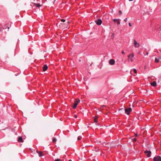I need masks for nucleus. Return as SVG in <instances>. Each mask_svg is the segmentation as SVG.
Masks as SVG:
<instances>
[{
  "instance_id": "5",
  "label": "nucleus",
  "mask_w": 161,
  "mask_h": 161,
  "mask_svg": "<svg viewBox=\"0 0 161 161\" xmlns=\"http://www.w3.org/2000/svg\"><path fill=\"white\" fill-rule=\"evenodd\" d=\"M144 153L147 154V157H149L151 156L150 154L151 153V152L150 151H147L146 150L145 151Z\"/></svg>"
},
{
  "instance_id": "4",
  "label": "nucleus",
  "mask_w": 161,
  "mask_h": 161,
  "mask_svg": "<svg viewBox=\"0 0 161 161\" xmlns=\"http://www.w3.org/2000/svg\"><path fill=\"white\" fill-rule=\"evenodd\" d=\"M153 160L154 161H161V157L160 156H156L153 158Z\"/></svg>"
},
{
  "instance_id": "10",
  "label": "nucleus",
  "mask_w": 161,
  "mask_h": 161,
  "mask_svg": "<svg viewBox=\"0 0 161 161\" xmlns=\"http://www.w3.org/2000/svg\"><path fill=\"white\" fill-rule=\"evenodd\" d=\"M96 23L97 25H100L102 23V21L100 19H99L96 21Z\"/></svg>"
},
{
  "instance_id": "20",
  "label": "nucleus",
  "mask_w": 161,
  "mask_h": 161,
  "mask_svg": "<svg viewBox=\"0 0 161 161\" xmlns=\"http://www.w3.org/2000/svg\"><path fill=\"white\" fill-rule=\"evenodd\" d=\"M133 71H134V72L135 73H136V74L137 73V71H136V69H133Z\"/></svg>"
},
{
  "instance_id": "23",
  "label": "nucleus",
  "mask_w": 161,
  "mask_h": 161,
  "mask_svg": "<svg viewBox=\"0 0 161 161\" xmlns=\"http://www.w3.org/2000/svg\"><path fill=\"white\" fill-rule=\"evenodd\" d=\"M118 20V19H114L113 20V21L114 22H116V21H117V20Z\"/></svg>"
},
{
  "instance_id": "35",
  "label": "nucleus",
  "mask_w": 161,
  "mask_h": 161,
  "mask_svg": "<svg viewBox=\"0 0 161 161\" xmlns=\"http://www.w3.org/2000/svg\"><path fill=\"white\" fill-rule=\"evenodd\" d=\"M129 0V1H133V0Z\"/></svg>"
},
{
  "instance_id": "16",
  "label": "nucleus",
  "mask_w": 161,
  "mask_h": 161,
  "mask_svg": "<svg viewBox=\"0 0 161 161\" xmlns=\"http://www.w3.org/2000/svg\"><path fill=\"white\" fill-rule=\"evenodd\" d=\"M159 60L158 58H156L155 59V62L156 63H158L159 62Z\"/></svg>"
},
{
  "instance_id": "26",
  "label": "nucleus",
  "mask_w": 161,
  "mask_h": 161,
  "mask_svg": "<svg viewBox=\"0 0 161 161\" xmlns=\"http://www.w3.org/2000/svg\"><path fill=\"white\" fill-rule=\"evenodd\" d=\"M104 107V105H102V106L101 107V109H102Z\"/></svg>"
},
{
  "instance_id": "36",
  "label": "nucleus",
  "mask_w": 161,
  "mask_h": 161,
  "mask_svg": "<svg viewBox=\"0 0 161 161\" xmlns=\"http://www.w3.org/2000/svg\"><path fill=\"white\" fill-rule=\"evenodd\" d=\"M9 27H8V29H9Z\"/></svg>"
},
{
  "instance_id": "3",
  "label": "nucleus",
  "mask_w": 161,
  "mask_h": 161,
  "mask_svg": "<svg viewBox=\"0 0 161 161\" xmlns=\"http://www.w3.org/2000/svg\"><path fill=\"white\" fill-rule=\"evenodd\" d=\"M132 109L130 108H125V113L128 115L130 114V113L131 112Z\"/></svg>"
},
{
  "instance_id": "7",
  "label": "nucleus",
  "mask_w": 161,
  "mask_h": 161,
  "mask_svg": "<svg viewBox=\"0 0 161 161\" xmlns=\"http://www.w3.org/2000/svg\"><path fill=\"white\" fill-rule=\"evenodd\" d=\"M36 152V153L38 154L39 156L40 157H41L45 155V154L43 153L42 152L38 151V150H37Z\"/></svg>"
},
{
  "instance_id": "29",
  "label": "nucleus",
  "mask_w": 161,
  "mask_h": 161,
  "mask_svg": "<svg viewBox=\"0 0 161 161\" xmlns=\"http://www.w3.org/2000/svg\"><path fill=\"white\" fill-rule=\"evenodd\" d=\"M158 58L159 59V60H161V57H158Z\"/></svg>"
},
{
  "instance_id": "24",
  "label": "nucleus",
  "mask_w": 161,
  "mask_h": 161,
  "mask_svg": "<svg viewBox=\"0 0 161 161\" xmlns=\"http://www.w3.org/2000/svg\"><path fill=\"white\" fill-rule=\"evenodd\" d=\"M136 138H134L133 139V141L134 142H136Z\"/></svg>"
},
{
  "instance_id": "31",
  "label": "nucleus",
  "mask_w": 161,
  "mask_h": 161,
  "mask_svg": "<svg viewBox=\"0 0 161 161\" xmlns=\"http://www.w3.org/2000/svg\"><path fill=\"white\" fill-rule=\"evenodd\" d=\"M138 136V135H137V134H135V136Z\"/></svg>"
},
{
  "instance_id": "18",
  "label": "nucleus",
  "mask_w": 161,
  "mask_h": 161,
  "mask_svg": "<svg viewBox=\"0 0 161 161\" xmlns=\"http://www.w3.org/2000/svg\"><path fill=\"white\" fill-rule=\"evenodd\" d=\"M57 141L56 139L55 138H54L53 139V142H55Z\"/></svg>"
},
{
  "instance_id": "34",
  "label": "nucleus",
  "mask_w": 161,
  "mask_h": 161,
  "mask_svg": "<svg viewBox=\"0 0 161 161\" xmlns=\"http://www.w3.org/2000/svg\"><path fill=\"white\" fill-rule=\"evenodd\" d=\"M69 161H72V160H69Z\"/></svg>"
},
{
  "instance_id": "33",
  "label": "nucleus",
  "mask_w": 161,
  "mask_h": 161,
  "mask_svg": "<svg viewBox=\"0 0 161 161\" xmlns=\"http://www.w3.org/2000/svg\"><path fill=\"white\" fill-rule=\"evenodd\" d=\"M148 53H147H147H146V55H148Z\"/></svg>"
},
{
  "instance_id": "28",
  "label": "nucleus",
  "mask_w": 161,
  "mask_h": 161,
  "mask_svg": "<svg viewBox=\"0 0 161 161\" xmlns=\"http://www.w3.org/2000/svg\"><path fill=\"white\" fill-rule=\"evenodd\" d=\"M124 21L125 22H127V18H126L125 19H124Z\"/></svg>"
},
{
  "instance_id": "14",
  "label": "nucleus",
  "mask_w": 161,
  "mask_h": 161,
  "mask_svg": "<svg viewBox=\"0 0 161 161\" xmlns=\"http://www.w3.org/2000/svg\"><path fill=\"white\" fill-rule=\"evenodd\" d=\"M98 118V117H97V116L95 117L94 118V122H96V123L97 122V120Z\"/></svg>"
},
{
  "instance_id": "27",
  "label": "nucleus",
  "mask_w": 161,
  "mask_h": 161,
  "mask_svg": "<svg viewBox=\"0 0 161 161\" xmlns=\"http://www.w3.org/2000/svg\"><path fill=\"white\" fill-rule=\"evenodd\" d=\"M119 14H122V12L120 10V11H119Z\"/></svg>"
},
{
  "instance_id": "30",
  "label": "nucleus",
  "mask_w": 161,
  "mask_h": 161,
  "mask_svg": "<svg viewBox=\"0 0 161 161\" xmlns=\"http://www.w3.org/2000/svg\"><path fill=\"white\" fill-rule=\"evenodd\" d=\"M74 117L75 118H77V115H74Z\"/></svg>"
},
{
  "instance_id": "15",
  "label": "nucleus",
  "mask_w": 161,
  "mask_h": 161,
  "mask_svg": "<svg viewBox=\"0 0 161 161\" xmlns=\"http://www.w3.org/2000/svg\"><path fill=\"white\" fill-rule=\"evenodd\" d=\"M35 5L36 6V7H39L41 6V5L40 3H35Z\"/></svg>"
},
{
  "instance_id": "9",
  "label": "nucleus",
  "mask_w": 161,
  "mask_h": 161,
  "mask_svg": "<svg viewBox=\"0 0 161 161\" xmlns=\"http://www.w3.org/2000/svg\"><path fill=\"white\" fill-rule=\"evenodd\" d=\"M70 22L68 21L67 23L64 24H62V25H63V27L67 28V25H69V24H70Z\"/></svg>"
},
{
  "instance_id": "11",
  "label": "nucleus",
  "mask_w": 161,
  "mask_h": 161,
  "mask_svg": "<svg viewBox=\"0 0 161 161\" xmlns=\"http://www.w3.org/2000/svg\"><path fill=\"white\" fill-rule=\"evenodd\" d=\"M47 68L48 67L47 65H44L43 67V71H46L47 69Z\"/></svg>"
},
{
  "instance_id": "2",
  "label": "nucleus",
  "mask_w": 161,
  "mask_h": 161,
  "mask_svg": "<svg viewBox=\"0 0 161 161\" xmlns=\"http://www.w3.org/2000/svg\"><path fill=\"white\" fill-rule=\"evenodd\" d=\"M80 102V99H76L75 101L74 104L73 106V108L74 109H75L77 105Z\"/></svg>"
},
{
  "instance_id": "6",
  "label": "nucleus",
  "mask_w": 161,
  "mask_h": 161,
  "mask_svg": "<svg viewBox=\"0 0 161 161\" xmlns=\"http://www.w3.org/2000/svg\"><path fill=\"white\" fill-rule=\"evenodd\" d=\"M134 41L135 47L136 48L139 47H140L139 44L137 43V42L136 41V40H134Z\"/></svg>"
},
{
  "instance_id": "32",
  "label": "nucleus",
  "mask_w": 161,
  "mask_h": 161,
  "mask_svg": "<svg viewBox=\"0 0 161 161\" xmlns=\"http://www.w3.org/2000/svg\"><path fill=\"white\" fill-rule=\"evenodd\" d=\"M121 53L122 54H124L125 53L124 51H122Z\"/></svg>"
},
{
  "instance_id": "17",
  "label": "nucleus",
  "mask_w": 161,
  "mask_h": 161,
  "mask_svg": "<svg viewBox=\"0 0 161 161\" xmlns=\"http://www.w3.org/2000/svg\"><path fill=\"white\" fill-rule=\"evenodd\" d=\"M116 22L117 23V24L118 25H119L120 24V22L119 21V19H118V20H117V21H116Z\"/></svg>"
},
{
  "instance_id": "21",
  "label": "nucleus",
  "mask_w": 161,
  "mask_h": 161,
  "mask_svg": "<svg viewBox=\"0 0 161 161\" xmlns=\"http://www.w3.org/2000/svg\"><path fill=\"white\" fill-rule=\"evenodd\" d=\"M61 21L62 22H65V20L64 19H61Z\"/></svg>"
},
{
  "instance_id": "12",
  "label": "nucleus",
  "mask_w": 161,
  "mask_h": 161,
  "mask_svg": "<svg viewBox=\"0 0 161 161\" xmlns=\"http://www.w3.org/2000/svg\"><path fill=\"white\" fill-rule=\"evenodd\" d=\"M150 84L153 86L155 87L157 85V83L155 81H154L150 83Z\"/></svg>"
},
{
  "instance_id": "1",
  "label": "nucleus",
  "mask_w": 161,
  "mask_h": 161,
  "mask_svg": "<svg viewBox=\"0 0 161 161\" xmlns=\"http://www.w3.org/2000/svg\"><path fill=\"white\" fill-rule=\"evenodd\" d=\"M134 54L133 53H131V54L129 55L128 56V61H130L131 62H132L133 61V58L134 57Z\"/></svg>"
},
{
  "instance_id": "8",
  "label": "nucleus",
  "mask_w": 161,
  "mask_h": 161,
  "mask_svg": "<svg viewBox=\"0 0 161 161\" xmlns=\"http://www.w3.org/2000/svg\"><path fill=\"white\" fill-rule=\"evenodd\" d=\"M115 60L113 59H110L109 61V63L110 65H114L115 64Z\"/></svg>"
},
{
  "instance_id": "13",
  "label": "nucleus",
  "mask_w": 161,
  "mask_h": 161,
  "mask_svg": "<svg viewBox=\"0 0 161 161\" xmlns=\"http://www.w3.org/2000/svg\"><path fill=\"white\" fill-rule=\"evenodd\" d=\"M18 141L19 142H24V141L21 136H19V137Z\"/></svg>"
},
{
  "instance_id": "22",
  "label": "nucleus",
  "mask_w": 161,
  "mask_h": 161,
  "mask_svg": "<svg viewBox=\"0 0 161 161\" xmlns=\"http://www.w3.org/2000/svg\"><path fill=\"white\" fill-rule=\"evenodd\" d=\"M61 160L59 159H57L55 160L54 161H60Z\"/></svg>"
},
{
  "instance_id": "25",
  "label": "nucleus",
  "mask_w": 161,
  "mask_h": 161,
  "mask_svg": "<svg viewBox=\"0 0 161 161\" xmlns=\"http://www.w3.org/2000/svg\"><path fill=\"white\" fill-rule=\"evenodd\" d=\"M129 25L130 27H131L132 26L131 24L130 23H129Z\"/></svg>"
},
{
  "instance_id": "19",
  "label": "nucleus",
  "mask_w": 161,
  "mask_h": 161,
  "mask_svg": "<svg viewBox=\"0 0 161 161\" xmlns=\"http://www.w3.org/2000/svg\"><path fill=\"white\" fill-rule=\"evenodd\" d=\"M81 138H82V137L81 136H79L78 137L77 139H78V140H80Z\"/></svg>"
}]
</instances>
